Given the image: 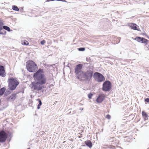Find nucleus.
<instances>
[{
	"label": "nucleus",
	"instance_id": "1",
	"mask_svg": "<svg viewBox=\"0 0 149 149\" xmlns=\"http://www.w3.org/2000/svg\"><path fill=\"white\" fill-rule=\"evenodd\" d=\"M43 72V70L39 69L34 74L33 77L37 81H34L31 83L32 87L34 90L39 91L45 88L43 85L46 83V78L43 74L39 75L40 73Z\"/></svg>",
	"mask_w": 149,
	"mask_h": 149
},
{
	"label": "nucleus",
	"instance_id": "2",
	"mask_svg": "<svg viewBox=\"0 0 149 149\" xmlns=\"http://www.w3.org/2000/svg\"><path fill=\"white\" fill-rule=\"evenodd\" d=\"M83 65L81 64L77 65L75 68L76 77L80 81H89L93 75V70H87L86 72L82 70Z\"/></svg>",
	"mask_w": 149,
	"mask_h": 149
},
{
	"label": "nucleus",
	"instance_id": "3",
	"mask_svg": "<svg viewBox=\"0 0 149 149\" xmlns=\"http://www.w3.org/2000/svg\"><path fill=\"white\" fill-rule=\"evenodd\" d=\"M26 68L27 70L30 72H34L38 69V67L36 63L33 61L29 60L26 62Z\"/></svg>",
	"mask_w": 149,
	"mask_h": 149
},
{
	"label": "nucleus",
	"instance_id": "4",
	"mask_svg": "<svg viewBox=\"0 0 149 149\" xmlns=\"http://www.w3.org/2000/svg\"><path fill=\"white\" fill-rule=\"evenodd\" d=\"M8 82L9 89L11 90H14L19 84V82L16 79L13 77L9 78Z\"/></svg>",
	"mask_w": 149,
	"mask_h": 149
},
{
	"label": "nucleus",
	"instance_id": "5",
	"mask_svg": "<svg viewBox=\"0 0 149 149\" xmlns=\"http://www.w3.org/2000/svg\"><path fill=\"white\" fill-rule=\"evenodd\" d=\"M94 77L95 79L98 82L104 81L105 80L104 76L102 74L98 72L94 73Z\"/></svg>",
	"mask_w": 149,
	"mask_h": 149
},
{
	"label": "nucleus",
	"instance_id": "6",
	"mask_svg": "<svg viewBox=\"0 0 149 149\" xmlns=\"http://www.w3.org/2000/svg\"><path fill=\"white\" fill-rule=\"evenodd\" d=\"M111 88V84L109 81H106L104 82L103 84L102 88V90L105 91H109Z\"/></svg>",
	"mask_w": 149,
	"mask_h": 149
},
{
	"label": "nucleus",
	"instance_id": "7",
	"mask_svg": "<svg viewBox=\"0 0 149 149\" xmlns=\"http://www.w3.org/2000/svg\"><path fill=\"white\" fill-rule=\"evenodd\" d=\"M8 137V134L4 131H0V142H4Z\"/></svg>",
	"mask_w": 149,
	"mask_h": 149
},
{
	"label": "nucleus",
	"instance_id": "8",
	"mask_svg": "<svg viewBox=\"0 0 149 149\" xmlns=\"http://www.w3.org/2000/svg\"><path fill=\"white\" fill-rule=\"evenodd\" d=\"M105 95L104 94H100L97 99L96 101L98 103H101L105 99Z\"/></svg>",
	"mask_w": 149,
	"mask_h": 149
},
{
	"label": "nucleus",
	"instance_id": "9",
	"mask_svg": "<svg viewBox=\"0 0 149 149\" xmlns=\"http://www.w3.org/2000/svg\"><path fill=\"white\" fill-rule=\"evenodd\" d=\"M135 40L141 43H146V44H147V42L148 41L147 40L144 38L139 37H136Z\"/></svg>",
	"mask_w": 149,
	"mask_h": 149
},
{
	"label": "nucleus",
	"instance_id": "10",
	"mask_svg": "<svg viewBox=\"0 0 149 149\" xmlns=\"http://www.w3.org/2000/svg\"><path fill=\"white\" fill-rule=\"evenodd\" d=\"M128 26L133 30H139L138 26L135 24L130 23L129 24Z\"/></svg>",
	"mask_w": 149,
	"mask_h": 149
},
{
	"label": "nucleus",
	"instance_id": "11",
	"mask_svg": "<svg viewBox=\"0 0 149 149\" xmlns=\"http://www.w3.org/2000/svg\"><path fill=\"white\" fill-rule=\"evenodd\" d=\"M0 76L3 77H5L6 76L4 68L2 66H0Z\"/></svg>",
	"mask_w": 149,
	"mask_h": 149
},
{
	"label": "nucleus",
	"instance_id": "12",
	"mask_svg": "<svg viewBox=\"0 0 149 149\" xmlns=\"http://www.w3.org/2000/svg\"><path fill=\"white\" fill-rule=\"evenodd\" d=\"M85 144L90 148H91L92 146V143L91 141L89 140H87L86 141H85Z\"/></svg>",
	"mask_w": 149,
	"mask_h": 149
},
{
	"label": "nucleus",
	"instance_id": "13",
	"mask_svg": "<svg viewBox=\"0 0 149 149\" xmlns=\"http://www.w3.org/2000/svg\"><path fill=\"white\" fill-rule=\"evenodd\" d=\"M3 25V23H0V34H5L6 33V31L4 30H3L2 26Z\"/></svg>",
	"mask_w": 149,
	"mask_h": 149
},
{
	"label": "nucleus",
	"instance_id": "14",
	"mask_svg": "<svg viewBox=\"0 0 149 149\" xmlns=\"http://www.w3.org/2000/svg\"><path fill=\"white\" fill-rule=\"evenodd\" d=\"M142 115L145 120L148 119V115L144 111H142Z\"/></svg>",
	"mask_w": 149,
	"mask_h": 149
},
{
	"label": "nucleus",
	"instance_id": "15",
	"mask_svg": "<svg viewBox=\"0 0 149 149\" xmlns=\"http://www.w3.org/2000/svg\"><path fill=\"white\" fill-rule=\"evenodd\" d=\"M22 44L24 45H28L29 44V42L26 40H24L21 42Z\"/></svg>",
	"mask_w": 149,
	"mask_h": 149
},
{
	"label": "nucleus",
	"instance_id": "16",
	"mask_svg": "<svg viewBox=\"0 0 149 149\" xmlns=\"http://www.w3.org/2000/svg\"><path fill=\"white\" fill-rule=\"evenodd\" d=\"M16 93L12 94L11 96H10L9 98L12 100H14L16 98Z\"/></svg>",
	"mask_w": 149,
	"mask_h": 149
},
{
	"label": "nucleus",
	"instance_id": "17",
	"mask_svg": "<svg viewBox=\"0 0 149 149\" xmlns=\"http://www.w3.org/2000/svg\"><path fill=\"white\" fill-rule=\"evenodd\" d=\"M37 100L39 102V104H38L37 107L38 109H39L40 108V107L42 105V103L40 99H38Z\"/></svg>",
	"mask_w": 149,
	"mask_h": 149
},
{
	"label": "nucleus",
	"instance_id": "18",
	"mask_svg": "<svg viewBox=\"0 0 149 149\" xmlns=\"http://www.w3.org/2000/svg\"><path fill=\"white\" fill-rule=\"evenodd\" d=\"M12 8L14 10L18 11L19 10L18 8L15 6H12Z\"/></svg>",
	"mask_w": 149,
	"mask_h": 149
},
{
	"label": "nucleus",
	"instance_id": "19",
	"mask_svg": "<svg viewBox=\"0 0 149 149\" xmlns=\"http://www.w3.org/2000/svg\"><path fill=\"white\" fill-rule=\"evenodd\" d=\"M3 29L6 30H7L8 31H10V28L8 26H3Z\"/></svg>",
	"mask_w": 149,
	"mask_h": 149
},
{
	"label": "nucleus",
	"instance_id": "20",
	"mask_svg": "<svg viewBox=\"0 0 149 149\" xmlns=\"http://www.w3.org/2000/svg\"><path fill=\"white\" fill-rule=\"evenodd\" d=\"M93 96V94L91 93L89 94L88 95V97L89 99H91Z\"/></svg>",
	"mask_w": 149,
	"mask_h": 149
},
{
	"label": "nucleus",
	"instance_id": "21",
	"mask_svg": "<svg viewBox=\"0 0 149 149\" xmlns=\"http://www.w3.org/2000/svg\"><path fill=\"white\" fill-rule=\"evenodd\" d=\"M78 49L79 51H84L85 50L84 48H80Z\"/></svg>",
	"mask_w": 149,
	"mask_h": 149
},
{
	"label": "nucleus",
	"instance_id": "22",
	"mask_svg": "<svg viewBox=\"0 0 149 149\" xmlns=\"http://www.w3.org/2000/svg\"><path fill=\"white\" fill-rule=\"evenodd\" d=\"M106 117L108 119H110L111 118V116L110 115L108 114L107 115Z\"/></svg>",
	"mask_w": 149,
	"mask_h": 149
},
{
	"label": "nucleus",
	"instance_id": "23",
	"mask_svg": "<svg viewBox=\"0 0 149 149\" xmlns=\"http://www.w3.org/2000/svg\"><path fill=\"white\" fill-rule=\"evenodd\" d=\"M45 43V40H43L41 42V44L42 45H44Z\"/></svg>",
	"mask_w": 149,
	"mask_h": 149
},
{
	"label": "nucleus",
	"instance_id": "24",
	"mask_svg": "<svg viewBox=\"0 0 149 149\" xmlns=\"http://www.w3.org/2000/svg\"><path fill=\"white\" fill-rule=\"evenodd\" d=\"M145 102L149 103V98H147L145 100Z\"/></svg>",
	"mask_w": 149,
	"mask_h": 149
},
{
	"label": "nucleus",
	"instance_id": "25",
	"mask_svg": "<svg viewBox=\"0 0 149 149\" xmlns=\"http://www.w3.org/2000/svg\"><path fill=\"white\" fill-rule=\"evenodd\" d=\"M114 138H112V137H110L109 138V140H110V141H113V140H111V139H114Z\"/></svg>",
	"mask_w": 149,
	"mask_h": 149
},
{
	"label": "nucleus",
	"instance_id": "26",
	"mask_svg": "<svg viewBox=\"0 0 149 149\" xmlns=\"http://www.w3.org/2000/svg\"><path fill=\"white\" fill-rule=\"evenodd\" d=\"M54 86V85L52 84H51L50 85H49V88H50L52 86Z\"/></svg>",
	"mask_w": 149,
	"mask_h": 149
},
{
	"label": "nucleus",
	"instance_id": "27",
	"mask_svg": "<svg viewBox=\"0 0 149 149\" xmlns=\"http://www.w3.org/2000/svg\"><path fill=\"white\" fill-rule=\"evenodd\" d=\"M52 1V0H47L46 1V2H49V1Z\"/></svg>",
	"mask_w": 149,
	"mask_h": 149
},
{
	"label": "nucleus",
	"instance_id": "28",
	"mask_svg": "<svg viewBox=\"0 0 149 149\" xmlns=\"http://www.w3.org/2000/svg\"><path fill=\"white\" fill-rule=\"evenodd\" d=\"M0 23H2V21L0 20Z\"/></svg>",
	"mask_w": 149,
	"mask_h": 149
},
{
	"label": "nucleus",
	"instance_id": "29",
	"mask_svg": "<svg viewBox=\"0 0 149 149\" xmlns=\"http://www.w3.org/2000/svg\"><path fill=\"white\" fill-rule=\"evenodd\" d=\"M147 38H148L149 39V37H148V36H147Z\"/></svg>",
	"mask_w": 149,
	"mask_h": 149
},
{
	"label": "nucleus",
	"instance_id": "30",
	"mask_svg": "<svg viewBox=\"0 0 149 149\" xmlns=\"http://www.w3.org/2000/svg\"><path fill=\"white\" fill-rule=\"evenodd\" d=\"M27 149H30L29 148H28Z\"/></svg>",
	"mask_w": 149,
	"mask_h": 149
}]
</instances>
